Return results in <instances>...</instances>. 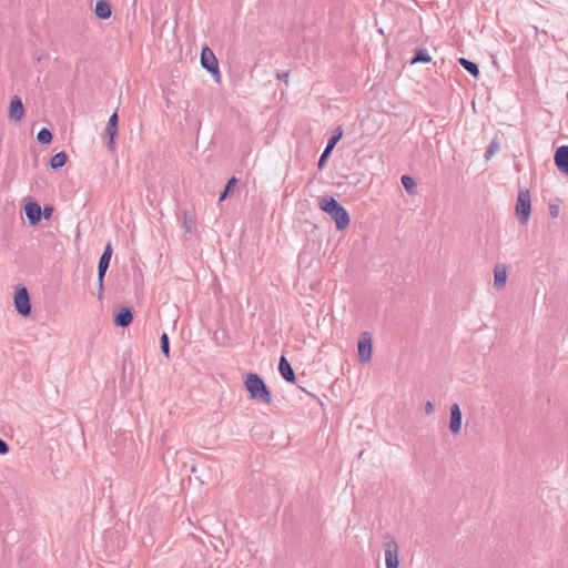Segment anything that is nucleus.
<instances>
[{"mask_svg":"<svg viewBox=\"0 0 568 568\" xmlns=\"http://www.w3.org/2000/svg\"><path fill=\"white\" fill-rule=\"evenodd\" d=\"M557 169L568 176V145L559 146L554 156Z\"/></svg>","mask_w":568,"mask_h":568,"instance_id":"11","label":"nucleus"},{"mask_svg":"<svg viewBox=\"0 0 568 568\" xmlns=\"http://www.w3.org/2000/svg\"><path fill=\"white\" fill-rule=\"evenodd\" d=\"M288 72L277 73V79L281 81H284L285 83L288 82Z\"/></svg>","mask_w":568,"mask_h":568,"instance_id":"33","label":"nucleus"},{"mask_svg":"<svg viewBox=\"0 0 568 568\" xmlns=\"http://www.w3.org/2000/svg\"><path fill=\"white\" fill-rule=\"evenodd\" d=\"M499 142L497 141V139H494L485 152V159L489 160L496 152L499 151Z\"/></svg>","mask_w":568,"mask_h":568,"instance_id":"27","label":"nucleus"},{"mask_svg":"<svg viewBox=\"0 0 568 568\" xmlns=\"http://www.w3.org/2000/svg\"><path fill=\"white\" fill-rule=\"evenodd\" d=\"M278 371L281 376L288 383L295 382V373L292 368L291 364L286 359L285 356H281L280 363H278Z\"/></svg>","mask_w":568,"mask_h":568,"instance_id":"15","label":"nucleus"},{"mask_svg":"<svg viewBox=\"0 0 568 568\" xmlns=\"http://www.w3.org/2000/svg\"><path fill=\"white\" fill-rule=\"evenodd\" d=\"M14 306L17 312L22 316L31 314V302L26 286L19 285L14 294Z\"/></svg>","mask_w":568,"mask_h":568,"instance_id":"5","label":"nucleus"},{"mask_svg":"<svg viewBox=\"0 0 568 568\" xmlns=\"http://www.w3.org/2000/svg\"><path fill=\"white\" fill-rule=\"evenodd\" d=\"M342 135H343L342 129L337 128L335 130L334 134L329 138L326 148H328L329 150H333L335 148V145L337 144V142L341 140Z\"/></svg>","mask_w":568,"mask_h":568,"instance_id":"26","label":"nucleus"},{"mask_svg":"<svg viewBox=\"0 0 568 568\" xmlns=\"http://www.w3.org/2000/svg\"><path fill=\"white\" fill-rule=\"evenodd\" d=\"M160 347L165 357L170 356V341L166 333H163L160 338Z\"/></svg>","mask_w":568,"mask_h":568,"instance_id":"25","label":"nucleus"},{"mask_svg":"<svg viewBox=\"0 0 568 568\" xmlns=\"http://www.w3.org/2000/svg\"><path fill=\"white\" fill-rule=\"evenodd\" d=\"M133 320V313L130 307H121L114 316V324L119 327H128Z\"/></svg>","mask_w":568,"mask_h":568,"instance_id":"14","label":"nucleus"},{"mask_svg":"<svg viewBox=\"0 0 568 568\" xmlns=\"http://www.w3.org/2000/svg\"><path fill=\"white\" fill-rule=\"evenodd\" d=\"M68 155L65 152H58L50 159V166L53 170L61 169L65 165Z\"/></svg>","mask_w":568,"mask_h":568,"instance_id":"18","label":"nucleus"},{"mask_svg":"<svg viewBox=\"0 0 568 568\" xmlns=\"http://www.w3.org/2000/svg\"><path fill=\"white\" fill-rule=\"evenodd\" d=\"M318 206L335 221L338 231H343L349 225L351 217L348 212L334 197H322Z\"/></svg>","mask_w":568,"mask_h":568,"instance_id":"1","label":"nucleus"},{"mask_svg":"<svg viewBox=\"0 0 568 568\" xmlns=\"http://www.w3.org/2000/svg\"><path fill=\"white\" fill-rule=\"evenodd\" d=\"M26 215L31 225H36L41 221L42 210L37 202H30L24 206Z\"/></svg>","mask_w":568,"mask_h":568,"instance_id":"13","label":"nucleus"},{"mask_svg":"<svg viewBox=\"0 0 568 568\" xmlns=\"http://www.w3.org/2000/svg\"><path fill=\"white\" fill-rule=\"evenodd\" d=\"M183 229L186 233H191L193 229L195 227V221L193 220L192 215L187 212H184L183 214Z\"/></svg>","mask_w":568,"mask_h":568,"instance_id":"24","label":"nucleus"},{"mask_svg":"<svg viewBox=\"0 0 568 568\" xmlns=\"http://www.w3.org/2000/svg\"><path fill=\"white\" fill-rule=\"evenodd\" d=\"M118 122H119V116H118V112L115 111L109 118V121H108L106 128H105V136L109 138L108 148L110 150H114L115 138L118 135Z\"/></svg>","mask_w":568,"mask_h":568,"instance_id":"9","label":"nucleus"},{"mask_svg":"<svg viewBox=\"0 0 568 568\" xmlns=\"http://www.w3.org/2000/svg\"><path fill=\"white\" fill-rule=\"evenodd\" d=\"M531 199L528 190H519L515 212L520 223L526 224L530 217Z\"/></svg>","mask_w":568,"mask_h":568,"instance_id":"4","label":"nucleus"},{"mask_svg":"<svg viewBox=\"0 0 568 568\" xmlns=\"http://www.w3.org/2000/svg\"><path fill=\"white\" fill-rule=\"evenodd\" d=\"M458 62L474 78H478V75H479V68H478V65L475 62H473V61H470V60H468L466 58H459Z\"/></svg>","mask_w":568,"mask_h":568,"instance_id":"19","label":"nucleus"},{"mask_svg":"<svg viewBox=\"0 0 568 568\" xmlns=\"http://www.w3.org/2000/svg\"><path fill=\"white\" fill-rule=\"evenodd\" d=\"M9 452V445L0 438V455L7 454Z\"/></svg>","mask_w":568,"mask_h":568,"instance_id":"31","label":"nucleus"},{"mask_svg":"<svg viewBox=\"0 0 568 568\" xmlns=\"http://www.w3.org/2000/svg\"><path fill=\"white\" fill-rule=\"evenodd\" d=\"M549 214L552 216V217H557L559 215V205L557 204H550L549 207Z\"/></svg>","mask_w":568,"mask_h":568,"instance_id":"29","label":"nucleus"},{"mask_svg":"<svg viewBox=\"0 0 568 568\" xmlns=\"http://www.w3.org/2000/svg\"><path fill=\"white\" fill-rule=\"evenodd\" d=\"M201 64L206 71L215 75L216 81L220 80L219 62L210 48H203L201 53Z\"/></svg>","mask_w":568,"mask_h":568,"instance_id":"8","label":"nucleus"},{"mask_svg":"<svg viewBox=\"0 0 568 568\" xmlns=\"http://www.w3.org/2000/svg\"><path fill=\"white\" fill-rule=\"evenodd\" d=\"M373 355V337L368 332H363L358 339V359L368 363Z\"/></svg>","mask_w":568,"mask_h":568,"instance_id":"6","label":"nucleus"},{"mask_svg":"<svg viewBox=\"0 0 568 568\" xmlns=\"http://www.w3.org/2000/svg\"><path fill=\"white\" fill-rule=\"evenodd\" d=\"M434 409H435L434 404L432 402H429V400L424 406V410H425L426 415L433 414Z\"/></svg>","mask_w":568,"mask_h":568,"instance_id":"30","label":"nucleus"},{"mask_svg":"<svg viewBox=\"0 0 568 568\" xmlns=\"http://www.w3.org/2000/svg\"><path fill=\"white\" fill-rule=\"evenodd\" d=\"M95 16L101 20H106L112 14L111 4L106 0H98L94 7Z\"/></svg>","mask_w":568,"mask_h":568,"instance_id":"16","label":"nucleus"},{"mask_svg":"<svg viewBox=\"0 0 568 568\" xmlns=\"http://www.w3.org/2000/svg\"><path fill=\"white\" fill-rule=\"evenodd\" d=\"M402 184L404 186V189L412 195H414L417 191V184L415 182V180L410 176V175H403L402 179Z\"/></svg>","mask_w":568,"mask_h":568,"instance_id":"21","label":"nucleus"},{"mask_svg":"<svg viewBox=\"0 0 568 568\" xmlns=\"http://www.w3.org/2000/svg\"><path fill=\"white\" fill-rule=\"evenodd\" d=\"M37 139L42 144H48L52 140V133L49 129L42 128L37 135Z\"/></svg>","mask_w":568,"mask_h":568,"instance_id":"23","label":"nucleus"},{"mask_svg":"<svg viewBox=\"0 0 568 568\" xmlns=\"http://www.w3.org/2000/svg\"><path fill=\"white\" fill-rule=\"evenodd\" d=\"M383 541L386 568H398L399 547L395 537L387 532L385 534Z\"/></svg>","mask_w":568,"mask_h":568,"instance_id":"3","label":"nucleus"},{"mask_svg":"<svg viewBox=\"0 0 568 568\" xmlns=\"http://www.w3.org/2000/svg\"><path fill=\"white\" fill-rule=\"evenodd\" d=\"M52 212H53L52 206H45L44 210L42 211V215L44 219H49L51 216Z\"/></svg>","mask_w":568,"mask_h":568,"instance_id":"32","label":"nucleus"},{"mask_svg":"<svg viewBox=\"0 0 568 568\" xmlns=\"http://www.w3.org/2000/svg\"><path fill=\"white\" fill-rule=\"evenodd\" d=\"M463 424V414L458 404H453L450 406V419H449V429L453 434L457 435L460 433Z\"/></svg>","mask_w":568,"mask_h":568,"instance_id":"10","label":"nucleus"},{"mask_svg":"<svg viewBox=\"0 0 568 568\" xmlns=\"http://www.w3.org/2000/svg\"><path fill=\"white\" fill-rule=\"evenodd\" d=\"M244 385L252 399L266 405L271 404V392L260 375L250 373L244 381Z\"/></svg>","mask_w":568,"mask_h":568,"instance_id":"2","label":"nucleus"},{"mask_svg":"<svg viewBox=\"0 0 568 568\" xmlns=\"http://www.w3.org/2000/svg\"><path fill=\"white\" fill-rule=\"evenodd\" d=\"M332 151L333 150H329L328 148L324 149L323 153L320 156L318 163H317L318 169H323L325 166L326 161H327L328 156L331 155Z\"/></svg>","mask_w":568,"mask_h":568,"instance_id":"28","label":"nucleus"},{"mask_svg":"<svg viewBox=\"0 0 568 568\" xmlns=\"http://www.w3.org/2000/svg\"><path fill=\"white\" fill-rule=\"evenodd\" d=\"M507 281V270L505 265H496L494 270V286L499 290L503 288Z\"/></svg>","mask_w":568,"mask_h":568,"instance_id":"17","label":"nucleus"},{"mask_svg":"<svg viewBox=\"0 0 568 568\" xmlns=\"http://www.w3.org/2000/svg\"><path fill=\"white\" fill-rule=\"evenodd\" d=\"M112 256V247L111 244H106L104 247V251L99 260L98 265V282H99V295H102L103 291V278L105 276V273L108 271V267L110 265V260Z\"/></svg>","mask_w":568,"mask_h":568,"instance_id":"7","label":"nucleus"},{"mask_svg":"<svg viewBox=\"0 0 568 568\" xmlns=\"http://www.w3.org/2000/svg\"><path fill=\"white\" fill-rule=\"evenodd\" d=\"M24 115V106L19 97H13L9 105V118L12 121H20Z\"/></svg>","mask_w":568,"mask_h":568,"instance_id":"12","label":"nucleus"},{"mask_svg":"<svg viewBox=\"0 0 568 568\" xmlns=\"http://www.w3.org/2000/svg\"><path fill=\"white\" fill-rule=\"evenodd\" d=\"M236 183H237V180H236L234 176H233V178H231V179L227 181V183H226V185H225V187H224L223 192H222V193L220 194V196H219V202L224 201V200L229 196V194L233 192V190H234V187H235Z\"/></svg>","mask_w":568,"mask_h":568,"instance_id":"22","label":"nucleus"},{"mask_svg":"<svg viewBox=\"0 0 568 568\" xmlns=\"http://www.w3.org/2000/svg\"><path fill=\"white\" fill-rule=\"evenodd\" d=\"M432 61V57L428 54V52L425 49H417L415 51L414 58L412 59V64L415 63H428Z\"/></svg>","mask_w":568,"mask_h":568,"instance_id":"20","label":"nucleus"}]
</instances>
